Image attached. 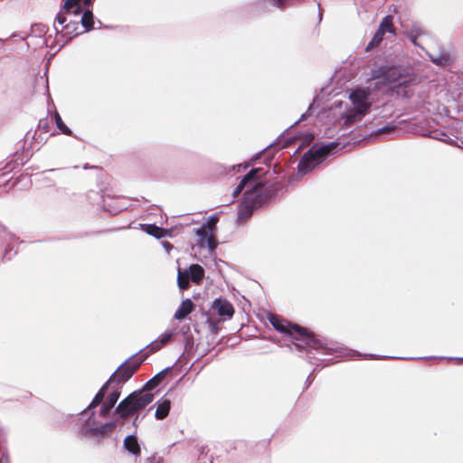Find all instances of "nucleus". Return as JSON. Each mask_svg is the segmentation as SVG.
Instances as JSON below:
<instances>
[{
	"instance_id": "20",
	"label": "nucleus",
	"mask_w": 463,
	"mask_h": 463,
	"mask_svg": "<svg viewBox=\"0 0 463 463\" xmlns=\"http://www.w3.org/2000/svg\"><path fill=\"white\" fill-rule=\"evenodd\" d=\"M147 234L154 236L155 238L161 239L168 234V231L156 224H146L143 229Z\"/></svg>"
},
{
	"instance_id": "3",
	"label": "nucleus",
	"mask_w": 463,
	"mask_h": 463,
	"mask_svg": "<svg viewBox=\"0 0 463 463\" xmlns=\"http://www.w3.org/2000/svg\"><path fill=\"white\" fill-rule=\"evenodd\" d=\"M350 100L354 108L349 109L345 115V126L350 127L357 121H360L370 110L372 102L370 101V92L364 89H356L350 94Z\"/></svg>"
},
{
	"instance_id": "30",
	"label": "nucleus",
	"mask_w": 463,
	"mask_h": 463,
	"mask_svg": "<svg viewBox=\"0 0 463 463\" xmlns=\"http://www.w3.org/2000/svg\"><path fill=\"white\" fill-rule=\"evenodd\" d=\"M206 240L207 246L210 250H213L217 247V241L215 240L214 235L211 232Z\"/></svg>"
},
{
	"instance_id": "12",
	"label": "nucleus",
	"mask_w": 463,
	"mask_h": 463,
	"mask_svg": "<svg viewBox=\"0 0 463 463\" xmlns=\"http://www.w3.org/2000/svg\"><path fill=\"white\" fill-rule=\"evenodd\" d=\"M194 308V305L193 301L189 298L182 301L181 305L175 311L174 317L177 320L184 319L186 316L193 312Z\"/></svg>"
},
{
	"instance_id": "24",
	"label": "nucleus",
	"mask_w": 463,
	"mask_h": 463,
	"mask_svg": "<svg viewBox=\"0 0 463 463\" xmlns=\"http://www.w3.org/2000/svg\"><path fill=\"white\" fill-rule=\"evenodd\" d=\"M165 377V371H162L152 379H150L144 386V391L148 392L158 386Z\"/></svg>"
},
{
	"instance_id": "36",
	"label": "nucleus",
	"mask_w": 463,
	"mask_h": 463,
	"mask_svg": "<svg viewBox=\"0 0 463 463\" xmlns=\"http://www.w3.org/2000/svg\"><path fill=\"white\" fill-rule=\"evenodd\" d=\"M408 37L413 45L420 47V43L417 41L418 38H413L412 36Z\"/></svg>"
},
{
	"instance_id": "6",
	"label": "nucleus",
	"mask_w": 463,
	"mask_h": 463,
	"mask_svg": "<svg viewBox=\"0 0 463 463\" xmlns=\"http://www.w3.org/2000/svg\"><path fill=\"white\" fill-rule=\"evenodd\" d=\"M146 356L139 359H129L124 362L116 372L109 377V382L112 383L121 384L128 382L134 373L138 370Z\"/></svg>"
},
{
	"instance_id": "9",
	"label": "nucleus",
	"mask_w": 463,
	"mask_h": 463,
	"mask_svg": "<svg viewBox=\"0 0 463 463\" xmlns=\"http://www.w3.org/2000/svg\"><path fill=\"white\" fill-rule=\"evenodd\" d=\"M212 307L217 312L220 317L224 319H231L234 314V307L232 304L225 298H216Z\"/></svg>"
},
{
	"instance_id": "21",
	"label": "nucleus",
	"mask_w": 463,
	"mask_h": 463,
	"mask_svg": "<svg viewBox=\"0 0 463 463\" xmlns=\"http://www.w3.org/2000/svg\"><path fill=\"white\" fill-rule=\"evenodd\" d=\"M111 383L108 381L106 383L103 384V386L99 389V391L96 393V395L94 396L93 400L91 401L90 404L89 405L88 409H94L96 408L97 406H99L105 395H106V392L109 389V386L110 385Z\"/></svg>"
},
{
	"instance_id": "8",
	"label": "nucleus",
	"mask_w": 463,
	"mask_h": 463,
	"mask_svg": "<svg viewBox=\"0 0 463 463\" xmlns=\"http://www.w3.org/2000/svg\"><path fill=\"white\" fill-rule=\"evenodd\" d=\"M402 77L401 70L398 67L391 66L374 70L372 72V79H383L384 83H394Z\"/></svg>"
},
{
	"instance_id": "11",
	"label": "nucleus",
	"mask_w": 463,
	"mask_h": 463,
	"mask_svg": "<svg viewBox=\"0 0 463 463\" xmlns=\"http://www.w3.org/2000/svg\"><path fill=\"white\" fill-rule=\"evenodd\" d=\"M429 57L434 64L442 67L450 65L453 61L450 53L446 51H441L437 54H429Z\"/></svg>"
},
{
	"instance_id": "17",
	"label": "nucleus",
	"mask_w": 463,
	"mask_h": 463,
	"mask_svg": "<svg viewBox=\"0 0 463 463\" xmlns=\"http://www.w3.org/2000/svg\"><path fill=\"white\" fill-rule=\"evenodd\" d=\"M270 451V439L257 441L251 449V452L255 456L269 454Z\"/></svg>"
},
{
	"instance_id": "14",
	"label": "nucleus",
	"mask_w": 463,
	"mask_h": 463,
	"mask_svg": "<svg viewBox=\"0 0 463 463\" xmlns=\"http://www.w3.org/2000/svg\"><path fill=\"white\" fill-rule=\"evenodd\" d=\"M124 448L131 454L139 456L141 453L140 446L136 436L128 435L124 439Z\"/></svg>"
},
{
	"instance_id": "2",
	"label": "nucleus",
	"mask_w": 463,
	"mask_h": 463,
	"mask_svg": "<svg viewBox=\"0 0 463 463\" xmlns=\"http://www.w3.org/2000/svg\"><path fill=\"white\" fill-rule=\"evenodd\" d=\"M155 395L144 390L135 391L123 399L115 412L123 419H128L143 411L154 401Z\"/></svg>"
},
{
	"instance_id": "33",
	"label": "nucleus",
	"mask_w": 463,
	"mask_h": 463,
	"mask_svg": "<svg viewBox=\"0 0 463 463\" xmlns=\"http://www.w3.org/2000/svg\"><path fill=\"white\" fill-rule=\"evenodd\" d=\"M66 22H67L66 16L63 14L60 13L57 14V16L55 18L54 24L57 23L62 28L66 24Z\"/></svg>"
},
{
	"instance_id": "23",
	"label": "nucleus",
	"mask_w": 463,
	"mask_h": 463,
	"mask_svg": "<svg viewBox=\"0 0 463 463\" xmlns=\"http://www.w3.org/2000/svg\"><path fill=\"white\" fill-rule=\"evenodd\" d=\"M384 35L385 33L381 29L378 28L371 41L367 43L365 47V52H370L374 48L378 47L380 43L383 42Z\"/></svg>"
},
{
	"instance_id": "18",
	"label": "nucleus",
	"mask_w": 463,
	"mask_h": 463,
	"mask_svg": "<svg viewBox=\"0 0 463 463\" xmlns=\"http://www.w3.org/2000/svg\"><path fill=\"white\" fill-rule=\"evenodd\" d=\"M188 274L194 283L199 284L204 277V269L199 264H192Z\"/></svg>"
},
{
	"instance_id": "26",
	"label": "nucleus",
	"mask_w": 463,
	"mask_h": 463,
	"mask_svg": "<svg viewBox=\"0 0 463 463\" xmlns=\"http://www.w3.org/2000/svg\"><path fill=\"white\" fill-rule=\"evenodd\" d=\"M53 118L57 125V128L61 130V132L66 136H71V130L64 124L61 115L57 111L54 112Z\"/></svg>"
},
{
	"instance_id": "15",
	"label": "nucleus",
	"mask_w": 463,
	"mask_h": 463,
	"mask_svg": "<svg viewBox=\"0 0 463 463\" xmlns=\"http://www.w3.org/2000/svg\"><path fill=\"white\" fill-rule=\"evenodd\" d=\"M173 335V333L164 334L158 339L152 342L148 346L149 353H155L160 350L172 340Z\"/></svg>"
},
{
	"instance_id": "13",
	"label": "nucleus",
	"mask_w": 463,
	"mask_h": 463,
	"mask_svg": "<svg viewBox=\"0 0 463 463\" xmlns=\"http://www.w3.org/2000/svg\"><path fill=\"white\" fill-rule=\"evenodd\" d=\"M402 26L404 29V33L407 36H412L413 38H419L420 36L427 35L428 33L425 31L420 24L413 23L411 24H403Z\"/></svg>"
},
{
	"instance_id": "19",
	"label": "nucleus",
	"mask_w": 463,
	"mask_h": 463,
	"mask_svg": "<svg viewBox=\"0 0 463 463\" xmlns=\"http://www.w3.org/2000/svg\"><path fill=\"white\" fill-rule=\"evenodd\" d=\"M378 28L381 29L384 33H390L394 36L396 35V28L393 24V17L390 14L383 18Z\"/></svg>"
},
{
	"instance_id": "1",
	"label": "nucleus",
	"mask_w": 463,
	"mask_h": 463,
	"mask_svg": "<svg viewBox=\"0 0 463 463\" xmlns=\"http://www.w3.org/2000/svg\"><path fill=\"white\" fill-rule=\"evenodd\" d=\"M269 321L278 332L291 336L298 350H305L307 353L312 351L321 354L327 353L326 343L307 328L282 319L276 315H270Z\"/></svg>"
},
{
	"instance_id": "37",
	"label": "nucleus",
	"mask_w": 463,
	"mask_h": 463,
	"mask_svg": "<svg viewBox=\"0 0 463 463\" xmlns=\"http://www.w3.org/2000/svg\"><path fill=\"white\" fill-rule=\"evenodd\" d=\"M40 128H42L45 131H48V128H49L48 123L46 121H44L43 123L41 122L40 123Z\"/></svg>"
},
{
	"instance_id": "39",
	"label": "nucleus",
	"mask_w": 463,
	"mask_h": 463,
	"mask_svg": "<svg viewBox=\"0 0 463 463\" xmlns=\"http://www.w3.org/2000/svg\"><path fill=\"white\" fill-rule=\"evenodd\" d=\"M89 1H90V0H85V1H84V4H87V3H89Z\"/></svg>"
},
{
	"instance_id": "16",
	"label": "nucleus",
	"mask_w": 463,
	"mask_h": 463,
	"mask_svg": "<svg viewBox=\"0 0 463 463\" xmlns=\"http://www.w3.org/2000/svg\"><path fill=\"white\" fill-rule=\"evenodd\" d=\"M171 408V402L168 399L157 402L155 417L157 420H163L167 417Z\"/></svg>"
},
{
	"instance_id": "10",
	"label": "nucleus",
	"mask_w": 463,
	"mask_h": 463,
	"mask_svg": "<svg viewBox=\"0 0 463 463\" xmlns=\"http://www.w3.org/2000/svg\"><path fill=\"white\" fill-rule=\"evenodd\" d=\"M119 396H120L119 390H115L109 395L107 401L102 404V406L100 408L99 414L101 417H106L109 413L111 409L117 403Z\"/></svg>"
},
{
	"instance_id": "5",
	"label": "nucleus",
	"mask_w": 463,
	"mask_h": 463,
	"mask_svg": "<svg viewBox=\"0 0 463 463\" xmlns=\"http://www.w3.org/2000/svg\"><path fill=\"white\" fill-rule=\"evenodd\" d=\"M264 202L265 198L262 194L256 193V191H246L244 200L239 207L238 220L241 222H247L251 217L254 210L261 206Z\"/></svg>"
},
{
	"instance_id": "35",
	"label": "nucleus",
	"mask_w": 463,
	"mask_h": 463,
	"mask_svg": "<svg viewBox=\"0 0 463 463\" xmlns=\"http://www.w3.org/2000/svg\"><path fill=\"white\" fill-rule=\"evenodd\" d=\"M395 128H396V127H394V126H392V127L387 126V127H383V128H380L377 133L378 134H385V133L393 131Z\"/></svg>"
},
{
	"instance_id": "4",
	"label": "nucleus",
	"mask_w": 463,
	"mask_h": 463,
	"mask_svg": "<svg viewBox=\"0 0 463 463\" xmlns=\"http://www.w3.org/2000/svg\"><path fill=\"white\" fill-rule=\"evenodd\" d=\"M335 148V145L334 143L321 147L312 146L300 159L298 165V172L302 175H306L312 171L317 165L323 162Z\"/></svg>"
},
{
	"instance_id": "27",
	"label": "nucleus",
	"mask_w": 463,
	"mask_h": 463,
	"mask_svg": "<svg viewBox=\"0 0 463 463\" xmlns=\"http://www.w3.org/2000/svg\"><path fill=\"white\" fill-rule=\"evenodd\" d=\"M189 274L187 271H180L178 272V276H177V282H178V287L184 290V289H187L189 288Z\"/></svg>"
},
{
	"instance_id": "25",
	"label": "nucleus",
	"mask_w": 463,
	"mask_h": 463,
	"mask_svg": "<svg viewBox=\"0 0 463 463\" xmlns=\"http://www.w3.org/2000/svg\"><path fill=\"white\" fill-rule=\"evenodd\" d=\"M80 23L85 29L84 32L91 30L94 24L92 12L90 10L84 11L80 18Z\"/></svg>"
},
{
	"instance_id": "32",
	"label": "nucleus",
	"mask_w": 463,
	"mask_h": 463,
	"mask_svg": "<svg viewBox=\"0 0 463 463\" xmlns=\"http://www.w3.org/2000/svg\"><path fill=\"white\" fill-rule=\"evenodd\" d=\"M207 324L209 325V327L213 333H217L218 331V321L214 320L213 318L210 317L207 319Z\"/></svg>"
},
{
	"instance_id": "7",
	"label": "nucleus",
	"mask_w": 463,
	"mask_h": 463,
	"mask_svg": "<svg viewBox=\"0 0 463 463\" xmlns=\"http://www.w3.org/2000/svg\"><path fill=\"white\" fill-rule=\"evenodd\" d=\"M260 173H263V169L258 167L251 169L248 174H246L233 190L232 196L234 198L237 197L246 186H251L252 189L250 191H256V193H259V189L263 186L262 183L259 181Z\"/></svg>"
},
{
	"instance_id": "22",
	"label": "nucleus",
	"mask_w": 463,
	"mask_h": 463,
	"mask_svg": "<svg viewBox=\"0 0 463 463\" xmlns=\"http://www.w3.org/2000/svg\"><path fill=\"white\" fill-rule=\"evenodd\" d=\"M80 2L81 0H66L63 8L68 14H80L82 13Z\"/></svg>"
},
{
	"instance_id": "34",
	"label": "nucleus",
	"mask_w": 463,
	"mask_h": 463,
	"mask_svg": "<svg viewBox=\"0 0 463 463\" xmlns=\"http://www.w3.org/2000/svg\"><path fill=\"white\" fill-rule=\"evenodd\" d=\"M269 1L270 2V4L272 5L277 6L280 9H284L287 0H269Z\"/></svg>"
},
{
	"instance_id": "31",
	"label": "nucleus",
	"mask_w": 463,
	"mask_h": 463,
	"mask_svg": "<svg viewBox=\"0 0 463 463\" xmlns=\"http://www.w3.org/2000/svg\"><path fill=\"white\" fill-rule=\"evenodd\" d=\"M195 232L197 236L201 239V241H203L207 238L210 232L204 226H203L197 229Z\"/></svg>"
},
{
	"instance_id": "29",
	"label": "nucleus",
	"mask_w": 463,
	"mask_h": 463,
	"mask_svg": "<svg viewBox=\"0 0 463 463\" xmlns=\"http://www.w3.org/2000/svg\"><path fill=\"white\" fill-rule=\"evenodd\" d=\"M219 222V217L217 215H213L211 217H209L207 222L205 223L204 227L209 231V232H213L215 227H216V224L217 222Z\"/></svg>"
},
{
	"instance_id": "38",
	"label": "nucleus",
	"mask_w": 463,
	"mask_h": 463,
	"mask_svg": "<svg viewBox=\"0 0 463 463\" xmlns=\"http://www.w3.org/2000/svg\"><path fill=\"white\" fill-rule=\"evenodd\" d=\"M138 420V417L137 416L134 420V423H136V421Z\"/></svg>"
},
{
	"instance_id": "28",
	"label": "nucleus",
	"mask_w": 463,
	"mask_h": 463,
	"mask_svg": "<svg viewBox=\"0 0 463 463\" xmlns=\"http://www.w3.org/2000/svg\"><path fill=\"white\" fill-rule=\"evenodd\" d=\"M77 29H78V22H69L68 24H66L63 27H62V30H65L66 33H70V34H74V35H77L79 34V33L77 32Z\"/></svg>"
}]
</instances>
